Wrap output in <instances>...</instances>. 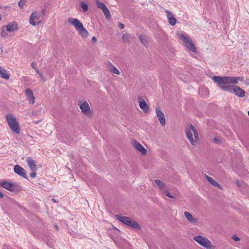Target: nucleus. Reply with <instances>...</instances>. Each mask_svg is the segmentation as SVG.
Instances as JSON below:
<instances>
[{
    "label": "nucleus",
    "mask_w": 249,
    "mask_h": 249,
    "mask_svg": "<svg viewBox=\"0 0 249 249\" xmlns=\"http://www.w3.org/2000/svg\"><path fill=\"white\" fill-rule=\"evenodd\" d=\"M213 80L218 84V85H231V84L236 85L239 81H243V77H231V76H215L213 77Z\"/></svg>",
    "instance_id": "obj_1"
},
{
    "label": "nucleus",
    "mask_w": 249,
    "mask_h": 249,
    "mask_svg": "<svg viewBox=\"0 0 249 249\" xmlns=\"http://www.w3.org/2000/svg\"><path fill=\"white\" fill-rule=\"evenodd\" d=\"M218 86L222 90L229 92H232L239 97H243L245 96V91L237 86L221 84Z\"/></svg>",
    "instance_id": "obj_2"
},
{
    "label": "nucleus",
    "mask_w": 249,
    "mask_h": 249,
    "mask_svg": "<svg viewBox=\"0 0 249 249\" xmlns=\"http://www.w3.org/2000/svg\"><path fill=\"white\" fill-rule=\"evenodd\" d=\"M186 134L190 143L193 145H196L199 140V138L197 132L195 129L194 126L192 124L187 125L186 127Z\"/></svg>",
    "instance_id": "obj_3"
},
{
    "label": "nucleus",
    "mask_w": 249,
    "mask_h": 249,
    "mask_svg": "<svg viewBox=\"0 0 249 249\" xmlns=\"http://www.w3.org/2000/svg\"><path fill=\"white\" fill-rule=\"evenodd\" d=\"M178 36L179 39L183 42L185 46L188 49L192 52H196V48L194 44L186 33L181 32L178 33Z\"/></svg>",
    "instance_id": "obj_4"
},
{
    "label": "nucleus",
    "mask_w": 249,
    "mask_h": 249,
    "mask_svg": "<svg viewBox=\"0 0 249 249\" xmlns=\"http://www.w3.org/2000/svg\"><path fill=\"white\" fill-rule=\"evenodd\" d=\"M193 240L200 245L206 249H214L211 241L206 237L201 235H197L193 238Z\"/></svg>",
    "instance_id": "obj_5"
},
{
    "label": "nucleus",
    "mask_w": 249,
    "mask_h": 249,
    "mask_svg": "<svg viewBox=\"0 0 249 249\" xmlns=\"http://www.w3.org/2000/svg\"><path fill=\"white\" fill-rule=\"evenodd\" d=\"M6 118L11 130L18 134H19V127L15 117L11 114H8L6 115Z\"/></svg>",
    "instance_id": "obj_6"
},
{
    "label": "nucleus",
    "mask_w": 249,
    "mask_h": 249,
    "mask_svg": "<svg viewBox=\"0 0 249 249\" xmlns=\"http://www.w3.org/2000/svg\"><path fill=\"white\" fill-rule=\"evenodd\" d=\"M41 19L39 14L36 12H34L30 17V23L33 26H36L40 23Z\"/></svg>",
    "instance_id": "obj_7"
},
{
    "label": "nucleus",
    "mask_w": 249,
    "mask_h": 249,
    "mask_svg": "<svg viewBox=\"0 0 249 249\" xmlns=\"http://www.w3.org/2000/svg\"><path fill=\"white\" fill-rule=\"evenodd\" d=\"M17 186V184L16 183L11 181H4L0 182V187L11 192L15 191Z\"/></svg>",
    "instance_id": "obj_8"
},
{
    "label": "nucleus",
    "mask_w": 249,
    "mask_h": 249,
    "mask_svg": "<svg viewBox=\"0 0 249 249\" xmlns=\"http://www.w3.org/2000/svg\"><path fill=\"white\" fill-rule=\"evenodd\" d=\"M81 109L82 112L87 116H90L91 112L89 106L87 102L85 101L81 104H78Z\"/></svg>",
    "instance_id": "obj_9"
},
{
    "label": "nucleus",
    "mask_w": 249,
    "mask_h": 249,
    "mask_svg": "<svg viewBox=\"0 0 249 249\" xmlns=\"http://www.w3.org/2000/svg\"><path fill=\"white\" fill-rule=\"evenodd\" d=\"M125 225L129 226L135 230H140L141 229L140 226L138 224V223L137 222L126 216Z\"/></svg>",
    "instance_id": "obj_10"
},
{
    "label": "nucleus",
    "mask_w": 249,
    "mask_h": 249,
    "mask_svg": "<svg viewBox=\"0 0 249 249\" xmlns=\"http://www.w3.org/2000/svg\"><path fill=\"white\" fill-rule=\"evenodd\" d=\"M156 113L160 124L162 126H164L165 125L166 121L163 113L159 107L156 108Z\"/></svg>",
    "instance_id": "obj_11"
},
{
    "label": "nucleus",
    "mask_w": 249,
    "mask_h": 249,
    "mask_svg": "<svg viewBox=\"0 0 249 249\" xmlns=\"http://www.w3.org/2000/svg\"><path fill=\"white\" fill-rule=\"evenodd\" d=\"M138 102L140 108L142 110L144 113H147L149 111L148 105L146 104L144 100L141 97H139Z\"/></svg>",
    "instance_id": "obj_12"
},
{
    "label": "nucleus",
    "mask_w": 249,
    "mask_h": 249,
    "mask_svg": "<svg viewBox=\"0 0 249 249\" xmlns=\"http://www.w3.org/2000/svg\"><path fill=\"white\" fill-rule=\"evenodd\" d=\"M132 143L135 148L140 151L142 155H144L147 153L146 149L136 140H133Z\"/></svg>",
    "instance_id": "obj_13"
},
{
    "label": "nucleus",
    "mask_w": 249,
    "mask_h": 249,
    "mask_svg": "<svg viewBox=\"0 0 249 249\" xmlns=\"http://www.w3.org/2000/svg\"><path fill=\"white\" fill-rule=\"evenodd\" d=\"M69 22L74 26L75 29L78 31L83 26V24L77 18H71L68 19Z\"/></svg>",
    "instance_id": "obj_14"
},
{
    "label": "nucleus",
    "mask_w": 249,
    "mask_h": 249,
    "mask_svg": "<svg viewBox=\"0 0 249 249\" xmlns=\"http://www.w3.org/2000/svg\"><path fill=\"white\" fill-rule=\"evenodd\" d=\"M15 172L22 178H27L26 171L20 166L16 165L14 167Z\"/></svg>",
    "instance_id": "obj_15"
},
{
    "label": "nucleus",
    "mask_w": 249,
    "mask_h": 249,
    "mask_svg": "<svg viewBox=\"0 0 249 249\" xmlns=\"http://www.w3.org/2000/svg\"><path fill=\"white\" fill-rule=\"evenodd\" d=\"M27 162L30 169L33 172H36L37 170V167L36 164L35 160L31 157L27 159Z\"/></svg>",
    "instance_id": "obj_16"
},
{
    "label": "nucleus",
    "mask_w": 249,
    "mask_h": 249,
    "mask_svg": "<svg viewBox=\"0 0 249 249\" xmlns=\"http://www.w3.org/2000/svg\"><path fill=\"white\" fill-rule=\"evenodd\" d=\"M6 31L9 32H13L18 29V24L16 22L9 23L6 27Z\"/></svg>",
    "instance_id": "obj_17"
},
{
    "label": "nucleus",
    "mask_w": 249,
    "mask_h": 249,
    "mask_svg": "<svg viewBox=\"0 0 249 249\" xmlns=\"http://www.w3.org/2000/svg\"><path fill=\"white\" fill-rule=\"evenodd\" d=\"M25 94L28 97V100H29V103L31 104H34L35 97L34 95V93L32 90L29 89H27L25 90Z\"/></svg>",
    "instance_id": "obj_18"
},
{
    "label": "nucleus",
    "mask_w": 249,
    "mask_h": 249,
    "mask_svg": "<svg viewBox=\"0 0 249 249\" xmlns=\"http://www.w3.org/2000/svg\"><path fill=\"white\" fill-rule=\"evenodd\" d=\"M155 183L156 185L159 187L160 192L162 193L164 191H165L167 187L166 186V184L162 181L156 179L155 180Z\"/></svg>",
    "instance_id": "obj_19"
},
{
    "label": "nucleus",
    "mask_w": 249,
    "mask_h": 249,
    "mask_svg": "<svg viewBox=\"0 0 249 249\" xmlns=\"http://www.w3.org/2000/svg\"><path fill=\"white\" fill-rule=\"evenodd\" d=\"M184 215L189 222L194 224L197 223V219L194 217L189 212L186 211L185 212Z\"/></svg>",
    "instance_id": "obj_20"
},
{
    "label": "nucleus",
    "mask_w": 249,
    "mask_h": 249,
    "mask_svg": "<svg viewBox=\"0 0 249 249\" xmlns=\"http://www.w3.org/2000/svg\"><path fill=\"white\" fill-rule=\"evenodd\" d=\"M166 12L167 13V17L168 18L169 23L172 26L175 25L176 23L177 20L174 18V15L171 12L168 11H166Z\"/></svg>",
    "instance_id": "obj_21"
},
{
    "label": "nucleus",
    "mask_w": 249,
    "mask_h": 249,
    "mask_svg": "<svg viewBox=\"0 0 249 249\" xmlns=\"http://www.w3.org/2000/svg\"><path fill=\"white\" fill-rule=\"evenodd\" d=\"M107 67L108 70L112 73L117 74H119V70L116 68H115L113 65H112V64L110 62H108L107 63Z\"/></svg>",
    "instance_id": "obj_22"
},
{
    "label": "nucleus",
    "mask_w": 249,
    "mask_h": 249,
    "mask_svg": "<svg viewBox=\"0 0 249 249\" xmlns=\"http://www.w3.org/2000/svg\"><path fill=\"white\" fill-rule=\"evenodd\" d=\"M0 76L1 78L8 79L10 77V74L8 73L7 71L0 66Z\"/></svg>",
    "instance_id": "obj_23"
},
{
    "label": "nucleus",
    "mask_w": 249,
    "mask_h": 249,
    "mask_svg": "<svg viewBox=\"0 0 249 249\" xmlns=\"http://www.w3.org/2000/svg\"><path fill=\"white\" fill-rule=\"evenodd\" d=\"M206 178L209 181L210 183H211L213 186L214 187H218L219 188L220 187V185L218 184V183L215 181L212 178L209 177L208 175H205Z\"/></svg>",
    "instance_id": "obj_24"
},
{
    "label": "nucleus",
    "mask_w": 249,
    "mask_h": 249,
    "mask_svg": "<svg viewBox=\"0 0 249 249\" xmlns=\"http://www.w3.org/2000/svg\"><path fill=\"white\" fill-rule=\"evenodd\" d=\"M78 32L81 36L83 37H87L88 35V32L85 28H84L83 26L78 30Z\"/></svg>",
    "instance_id": "obj_25"
},
{
    "label": "nucleus",
    "mask_w": 249,
    "mask_h": 249,
    "mask_svg": "<svg viewBox=\"0 0 249 249\" xmlns=\"http://www.w3.org/2000/svg\"><path fill=\"white\" fill-rule=\"evenodd\" d=\"M103 12L107 20H109L111 18V14L108 8L107 7L105 9H103Z\"/></svg>",
    "instance_id": "obj_26"
},
{
    "label": "nucleus",
    "mask_w": 249,
    "mask_h": 249,
    "mask_svg": "<svg viewBox=\"0 0 249 249\" xmlns=\"http://www.w3.org/2000/svg\"><path fill=\"white\" fill-rule=\"evenodd\" d=\"M96 4L97 6V7L102 9V10H103V9H105L107 7V6L104 3L100 2L97 0L96 2Z\"/></svg>",
    "instance_id": "obj_27"
},
{
    "label": "nucleus",
    "mask_w": 249,
    "mask_h": 249,
    "mask_svg": "<svg viewBox=\"0 0 249 249\" xmlns=\"http://www.w3.org/2000/svg\"><path fill=\"white\" fill-rule=\"evenodd\" d=\"M80 7L84 12H86L88 10V5L85 2H82L80 3Z\"/></svg>",
    "instance_id": "obj_28"
},
{
    "label": "nucleus",
    "mask_w": 249,
    "mask_h": 249,
    "mask_svg": "<svg viewBox=\"0 0 249 249\" xmlns=\"http://www.w3.org/2000/svg\"><path fill=\"white\" fill-rule=\"evenodd\" d=\"M6 29L5 30L4 28H2L1 31L0 33V35L3 37H5L7 36V33L6 32Z\"/></svg>",
    "instance_id": "obj_29"
},
{
    "label": "nucleus",
    "mask_w": 249,
    "mask_h": 249,
    "mask_svg": "<svg viewBox=\"0 0 249 249\" xmlns=\"http://www.w3.org/2000/svg\"><path fill=\"white\" fill-rule=\"evenodd\" d=\"M162 193H164L165 195H166V196H167V197H169V198H174V196L171 194L168 190V188L165 190Z\"/></svg>",
    "instance_id": "obj_30"
},
{
    "label": "nucleus",
    "mask_w": 249,
    "mask_h": 249,
    "mask_svg": "<svg viewBox=\"0 0 249 249\" xmlns=\"http://www.w3.org/2000/svg\"><path fill=\"white\" fill-rule=\"evenodd\" d=\"M139 38H140V40L141 43L143 45L145 46L146 43V39H145V37L143 36H140Z\"/></svg>",
    "instance_id": "obj_31"
},
{
    "label": "nucleus",
    "mask_w": 249,
    "mask_h": 249,
    "mask_svg": "<svg viewBox=\"0 0 249 249\" xmlns=\"http://www.w3.org/2000/svg\"><path fill=\"white\" fill-rule=\"evenodd\" d=\"M25 2H26L25 0H20L18 3V5L20 8L22 9V8H23V7L25 4Z\"/></svg>",
    "instance_id": "obj_32"
},
{
    "label": "nucleus",
    "mask_w": 249,
    "mask_h": 249,
    "mask_svg": "<svg viewBox=\"0 0 249 249\" xmlns=\"http://www.w3.org/2000/svg\"><path fill=\"white\" fill-rule=\"evenodd\" d=\"M118 219L121 222L124 224V216H121L120 215H117Z\"/></svg>",
    "instance_id": "obj_33"
},
{
    "label": "nucleus",
    "mask_w": 249,
    "mask_h": 249,
    "mask_svg": "<svg viewBox=\"0 0 249 249\" xmlns=\"http://www.w3.org/2000/svg\"><path fill=\"white\" fill-rule=\"evenodd\" d=\"M36 72L39 74L43 81H45L46 80L45 78L43 76L42 74L39 72L38 69H36Z\"/></svg>",
    "instance_id": "obj_34"
},
{
    "label": "nucleus",
    "mask_w": 249,
    "mask_h": 249,
    "mask_svg": "<svg viewBox=\"0 0 249 249\" xmlns=\"http://www.w3.org/2000/svg\"><path fill=\"white\" fill-rule=\"evenodd\" d=\"M45 12H46V10L45 9H43L41 10V13L39 14L40 17L42 19L43 18V17H44V16L45 15Z\"/></svg>",
    "instance_id": "obj_35"
},
{
    "label": "nucleus",
    "mask_w": 249,
    "mask_h": 249,
    "mask_svg": "<svg viewBox=\"0 0 249 249\" xmlns=\"http://www.w3.org/2000/svg\"><path fill=\"white\" fill-rule=\"evenodd\" d=\"M232 239L236 241H240V239L236 235L232 236Z\"/></svg>",
    "instance_id": "obj_36"
},
{
    "label": "nucleus",
    "mask_w": 249,
    "mask_h": 249,
    "mask_svg": "<svg viewBox=\"0 0 249 249\" xmlns=\"http://www.w3.org/2000/svg\"><path fill=\"white\" fill-rule=\"evenodd\" d=\"M118 26L121 29H123L124 28V25L123 23H119L118 24Z\"/></svg>",
    "instance_id": "obj_37"
},
{
    "label": "nucleus",
    "mask_w": 249,
    "mask_h": 249,
    "mask_svg": "<svg viewBox=\"0 0 249 249\" xmlns=\"http://www.w3.org/2000/svg\"><path fill=\"white\" fill-rule=\"evenodd\" d=\"M31 65H32V68L33 69H34L36 70V69H38L36 67V64H35V63H32Z\"/></svg>",
    "instance_id": "obj_38"
},
{
    "label": "nucleus",
    "mask_w": 249,
    "mask_h": 249,
    "mask_svg": "<svg viewBox=\"0 0 249 249\" xmlns=\"http://www.w3.org/2000/svg\"><path fill=\"white\" fill-rule=\"evenodd\" d=\"M244 83L247 86H249V79H247L246 80H245L244 81Z\"/></svg>",
    "instance_id": "obj_39"
},
{
    "label": "nucleus",
    "mask_w": 249,
    "mask_h": 249,
    "mask_svg": "<svg viewBox=\"0 0 249 249\" xmlns=\"http://www.w3.org/2000/svg\"><path fill=\"white\" fill-rule=\"evenodd\" d=\"M30 177L32 178H34L36 177V173L35 172H33V173L30 174Z\"/></svg>",
    "instance_id": "obj_40"
},
{
    "label": "nucleus",
    "mask_w": 249,
    "mask_h": 249,
    "mask_svg": "<svg viewBox=\"0 0 249 249\" xmlns=\"http://www.w3.org/2000/svg\"><path fill=\"white\" fill-rule=\"evenodd\" d=\"M2 249H11L8 246L4 245L2 247Z\"/></svg>",
    "instance_id": "obj_41"
},
{
    "label": "nucleus",
    "mask_w": 249,
    "mask_h": 249,
    "mask_svg": "<svg viewBox=\"0 0 249 249\" xmlns=\"http://www.w3.org/2000/svg\"><path fill=\"white\" fill-rule=\"evenodd\" d=\"M125 248L126 247H128V249H132V247H131V246L129 244V243H126L125 242Z\"/></svg>",
    "instance_id": "obj_42"
},
{
    "label": "nucleus",
    "mask_w": 249,
    "mask_h": 249,
    "mask_svg": "<svg viewBox=\"0 0 249 249\" xmlns=\"http://www.w3.org/2000/svg\"><path fill=\"white\" fill-rule=\"evenodd\" d=\"M114 242L118 247H119V248L121 247V246L120 243H118L116 241H115Z\"/></svg>",
    "instance_id": "obj_43"
},
{
    "label": "nucleus",
    "mask_w": 249,
    "mask_h": 249,
    "mask_svg": "<svg viewBox=\"0 0 249 249\" xmlns=\"http://www.w3.org/2000/svg\"><path fill=\"white\" fill-rule=\"evenodd\" d=\"M4 197V195L3 194H2V192H1V191H0V198H3Z\"/></svg>",
    "instance_id": "obj_44"
},
{
    "label": "nucleus",
    "mask_w": 249,
    "mask_h": 249,
    "mask_svg": "<svg viewBox=\"0 0 249 249\" xmlns=\"http://www.w3.org/2000/svg\"><path fill=\"white\" fill-rule=\"evenodd\" d=\"M92 42L96 41V37L95 36H93L92 38Z\"/></svg>",
    "instance_id": "obj_45"
},
{
    "label": "nucleus",
    "mask_w": 249,
    "mask_h": 249,
    "mask_svg": "<svg viewBox=\"0 0 249 249\" xmlns=\"http://www.w3.org/2000/svg\"><path fill=\"white\" fill-rule=\"evenodd\" d=\"M124 39H125V37H124V34L122 36V39L123 40H124Z\"/></svg>",
    "instance_id": "obj_46"
},
{
    "label": "nucleus",
    "mask_w": 249,
    "mask_h": 249,
    "mask_svg": "<svg viewBox=\"0 0 249 249\" xmlns=\"http://www.w3.org/2000/svg\"><path fill=\"white\" fill-rule=\"evenodd\" d=\"M124 39H125V37H124V34L122 36V39L123 40H124Z\"/></svg>",
    "instance_id": "obj_47"
},
{
    "label": "nucleus",
    "mask_w": 249,
    "mask_h": 249,
    "mask_svg": "<svg viewBox=\"0 0 249 249\" xmlns=\"http://www.w3.org/2000/svg\"><path fill=\"white\" fill-rule=\"evenodd\" d=\"M214 142H218V140H217L216 139H214Z\"/></svg>",
    "instance_id": "obj_48"
},
{
    "label": "nucleus",
    "mask_w": 249,
    "mask_h": 249,
    "mask_svg": "<svg viewBox=\"0 0 249 249\" xmlns=\"http://www.w3.org/2000/svg\"><path fill=\"white\" fill-rule=\"evenodd\" d=\"M52 201H53V202H56V200H54V198H52Z\"/></svg>",
    "instance_id": "obj_49"
},
{
    "label": "nucleus",
    "mask_w": 249,
    "mask_h": 249,
    "mask_svg": "<svg viewBox=\"0 0 249 249\" xmlns=\"http://www.w3.org/2000/svg\"><path fill=\"white\" fill-rule=\"evenodd\" d=\"M55 227L56 230H58V227L56 225H55Z\"/></svg>",
    "instance_id": "obj_50"
}]
</instances>
